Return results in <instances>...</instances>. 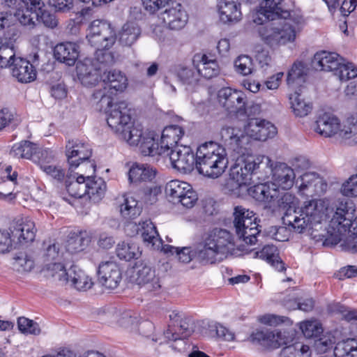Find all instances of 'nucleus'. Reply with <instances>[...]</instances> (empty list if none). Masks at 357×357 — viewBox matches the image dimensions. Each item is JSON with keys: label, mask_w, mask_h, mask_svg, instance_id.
I'll use <instances>...</instances> for the list:
<instances>
[{"label": "nucleus", "mask_w": 357, "mask_h": 357, "mask_svg": "<svg viewBox=\"0 0 357 357\" xmlns=\"http://www.w3.org/2000/svg\"><path fill=\"white\" fill-rule=\"evenodd\" d=\"M102 80V88L96 89L97 91H102L105 92L106 96L107 91L114 90L116 92L123 91L128 86V79L126 76L120 70H112L105 71L101 77Z\"/></svg>", "instance_id": "nucleus-25"}, {"label": "nucleus", "mask_w": 357, "mask_h": 357, "mask_svg": "<svg viewBox=\"0 0 357 357\" xmlns=\"http://www.w3.org/2000/svg\"><path fill=\"white\" fill-rule=\"evenodd\" d=\"M298 192L306 196L321 195L327 190V183L314 172H305L296 181Z\"/></svg>", "instance_id": "nucleus-18"}, {"label": "nucleus", "mask_w": 357, "mask_h": 357, "mask_svg": "<svg viewBox=\"0 0 357 357\" xmlns=\"http://www.w3.org/2000/svg\"><path fill=\"white\" fill-rule=\"evenodd\" d=\"M155 169L144 164H135L129 170L128 178L132 183H139L153 180L155 176Z\"/></svg>", "instance_id": "nucleus-34"}, {"label": "nucleus", "mask_w": 357, "mask_h": 357, "mask_svg": "<svg viewBox=\"0 0 357 357\" xmlns=\"http://www.w3.org/2000/svg\"><path fill=\"white\" fill-rule=\"evenodd\" d=\"M342 125L340 120L334 114L324 113L316 121L315 131L325 137H339Z\"/></svg>", "instance_id": "nucleus-24"}, {"label": "nucleus", "mask_w": 357, "mask_h": 357, "mask_svg": "<svg viewBox=\"0 0 357 357\" xmlns=\"http://www.w3.org/2000/svg\"><path fill=\"white\" fill-rule=\"evenodd\" d=\"M121 279V269L115 261H106L99 264L98 280L102 286L109 289H114L119 285Z\"/></svg>", "instance_id": "nucleus-20"}, {"label": "nucleus", "mask_w": 357, "mask_h": 357, "mask_svg": "<svg viewBox=\"0 0 357 357\" xmlns=\"http://www.w3.org/2000/svg\"><path fill=\"white\" fill-rule=\"evenodd\" d=\"M191 333L187 319L183 317L174 326L169 325L164 332V336L167 340L176 341L189 337Z\"/></svg>", "instance_id": "nucleus-39"}, {"label": "nucleus", "mask_w": 357, "mask_h": 357, "mask_svg": "<svg viewBox=\"0 0 357 357\" xmlns=\"http://www.w3.org/2000/svg\"><path fill=\"white\" fill-rule=\"evenodd\" d=\"M89 243V239L80 233L69 236L66 243V250L70 253L82 251Z\"/></svg>", "instance_id": "nucleus-51"}, {"label": "nucleus", "mask_w": 357, "mask_h": 357, "mask_svg": "<svg viewBox=\"0 0 357 357\" xmlns=\"http://www.w3.org/2000/svg\"><path fill=\"white\" fill-rule=\"evenodd\" d=\"M228 160L224 147L213 142L199 146L196 153V169L204 176L215 178L221 176Z\"/></svg>", "instance_id": "nucleus-5"}, {"label": "nucleus", "mask_w": 357, "mask_h": 357, "mask_svg": "<svg viewBox=\"0 0 357 357\" xmlns=\"http://www.w3.org/2000/svg\"><path fill=\"white\" fill-rule=\"evenodd\" d=\"M17 325L19 330L22 333L33 335H38L40 333L38 324L26 317H20L17 320Z\"/></svg>", "instance_id": "nucleus-59"}, {"label": "nucleus", "mask_w": 357, "mask_h": 357, "mask_svg": "<svg viewBox=\"0 0 357 357\" xmlns=\"http://www.w3.org/2000/svg\"><path fill=\"white\" fill-rule=\"evenodd\" d=\"M116 252L119 259L126 261L137 258L140 254L139 248L136 244L126 242L119 243Z\"/></svg>", "instance_id": "nucleus-49"}, {"label": "nucleus", "mask_w": 357, "mask_h": 357, "mask_svg": "<svg viewBox=\"0 0 357 357\" xmlns=\"http://www.w3.org/2000/svg\"><path fill=\"white\" fill-rule=\"evenodd\" d=\"M17 58L13 47L0 43V68H10Z\"/></svg>", "instance_id": "nucleus-57"}, {"label": "nucleus", "mask_w": 357, "mask_h": 357, "mask_svg": "<svg viewBox=\"0 0 357 357\" xmlns=\"http://www.w3.org/2000/svg\"><path fill=\"white\" fill-rule=\"evenodd\" d=\"M37 10H38V8L22 6L19 10L13 12V16L21 24L33 26L35 24V20H38L39 13Z\"/></svg>", "instance_id": "nucleus-45"}, {"label": "nucleus", "mask_w": 357, "mask_h": 357, "mask_svg": "<svg viewBox=\"0 0 357 357\" xmlns=\"http://www.w3.org/2000/svg\"><path fill=\"white\" fill-rule=\"evenodd\" d=\"M266 174L270 173L273 175V184L283 190L290 189L294 183L296 174L294 169L286 163L279 162L273 166V162L268 167L263 169Z\"/></svg>", "instance_id": "nucleus-21"}, {"label": "nucleus", "mask_w": 357, "mask_h": 357, "mask_svg": "<svg viewBox=\"0 0 357 357\" xmlns=\"http://www.w3.org/2000/svg\"><path fill=\"white\" fill-rule=\"evenodd\" d=\"M304 68L302 63H294L287 73V83L289 86L301 85L304 82Z\"/></svg>", "instance_id": "nucleus-52"}, {"label": "nucleus", "mask_w": 357, "mask_h": 357, "mask_svg": "<svg viewBox=\"0 0 357 357\" xmlns=\"http://www.w3.org/2000/svg\"><path fill=\"white\" fill-rule=\"evenodd\" d=\"M92 96L100 103V109L105 110L107 125L117 136L130 145L138 144L142 130L134 126L128 102L121 100L113 103L112 98L101 90L93 92Z\"/></svg>", "instance_id": "nucleus-3"}, {"label": "nucleus", "mask_w": 357, "mask_h": 357, "mask_svg": "<svg viewBox=\"0 0 357 357\" xmlns=\"http://www.w3.org/2000/svg\"><path fill=\"white\" fill-rule=\"evenodd\" d=\"M232 236L226 229H215L197 249L198 259L205 264L221 261L234 250Z\"/></svg>", "instance_id": "nucleus-6"}, {"label": "nucleus", "mask_w": 357, "mask_h": 357, "mask_svg": "<svg viewBox=\"0 0 357 357\" xmlns=\"http://www.w3.org/2000/svg\"><path fill=\"white\" fill-rule=\"evenodd\" d=\"M341 191L342 194L346 196L348 199V197H357V174L351 176L347 181L343 183ZM344 197L339 198L335 204V208H336V205L337 204L338 200L342 199ZM349 200H351L349 198Z\"/></svg>", "instance_id": "nucleus-58"}, {"label": "nucleus", "mask_w": 357, "mask_h": 357, "mask_svg": "<svg viewBox=\"0 0 357 357\" xmlns=\"http://www.w3.org/2000/svg\"><path fill=\"white\" fill-rule=\"evenodd\" d=\"M141 35V29L136 22H128L119 32V42L123 46H131Z\"/></svg>", "instance_id": "nucleus-41"}, {"label": "nucleus", "mask_w": 357, "mask_h": 357, "mask_svg": "<svg viewBox=\"0 0 357 357\" xmlns=\"http://www.w3.org/2000/svg\"><path fill=\"white\" fill-rule=\"evenodd\" d=\"M248 139L265 141L268 138L273 137L277 133L275 126L271 122L259 119H252L245 127V132L240 129ZM249 150L250 149V139H249Z\"/></svg>", "instance_id": "nucleus-19"}, {"label": "nucleus", "mask_w": 357, "mask_h": 357, "mask_svg": "<svg viewBox=\"0 0 357 357\" xmlns=\"http://www.w3.org/2000/svg\"><path fill=\"white\" fill-rule=\"evenodd\" d=\"M355 205L351 200L347 198L340 199L336 205L335 211L327 229V236L325 243L327 244L337 245L345 236L347 231L352 227L354 234H357V216L354 219Z\"/></svg>", "instance_id": "nucleus-4"}, {"label": "nucleus", "mask_w": 357, "mask_h": 357, "mask_svg": "<svg viewBox=\"0 0 357 357\" xmlns=\"http://www.w3.org/2000/svg\"><path fill=\"white\" fill-rule=\"evenodd\" d=\"M299 200L294 195L290 192H284L278 200L279 206L285 210L284 215L282 218L283 222L287 225L290 229L295 220L294 216L298 215L297 211L299 207L298 206Z\"/></svg>", "instance_id": "nucleus-29"}, {"label": "nucleus", "mask_w": 357, "mask_h": 357, "mask_svg": "<svg viewBox=\"0 0 357 357\" xmlns=\"http://www.w3.org/2000/svg\"><path fill=\"white\" fill-rule=\"evenodd\" d=\"M131 280L139 286H143L147 291H151L160 287V279L155 271L145 262L138 261L132 268Z\"/></svg>", "instance_id": "nucleus-17"}, {"label": "nucleus", "mask_w": 357, "mask_h": 357, "mask_svg": "<svg viewBox=\"0 0 357 357\" xmlns=\"http://www.w3.org/2000/svg\"><path fill=\"white\" fill-rule=\"evenodd\" d=\"M69 282L79 291H86L91 288L93 282L86 273L76 266L68 269Z\"/></svg>", "instance_id": "nucleus-35"}, {"label": "nucleus", "mask_w": 357, "mask_h": 357, "mask_svg": "<svg viewBox=\"0 0 357 357\" xmlns=\"http://www.w3.org/2000/svg\"><path fill=\"white\" fill-rule=\"evenodd\" d=\"M233 218L238 237L246 244L255 245L261 236L255 213L242 206H236L234 208Z\"/></svg>", "instance_id": "nucleus-8"}, {"label": "nucleus", "mask_w": 357, "mask_h": 357, "mask_svg": "<svg viewBox=\"0 0 357 357\" xmlns=\"http://www.w3.org/2000/svg\"><path fill=\"white\" fill-rule=\"evenodd\" d=\"M234 67L239 74L244 76L248 75L252 73V60L247 55H241L234 61Z\"/></svg>", "instance_id": "nucleus-55"}, {"label": "nucleus", "mask_w": 357, "mask_h": 357, "mask_svg": "<svg viewBox=\"0 0 357 357\" xmlns=\"http://www.w3.org/2000/svg\"><path fill=\"white\" fill-rule=\"evenodd\" d=\"M66 155L69 165V171L77 168L81 163L92 172L95 170V165L87 161L92 155L91 149L88 144L78 139L69 140L66 146Z\"/></svg>", "instance_id": "nucleus-11"}, {"label": "nucleus", "mask_w": 357, "mask_h": 357, "mask_svg": "<svg viewBox=\"0 0 357 357\" xmlns=\"http://www.w3.org/2000/svg\"><path fill=\"white\" fill-rule=\"evenodd\" d=\"M138 145H139L140 151L144 155L155 156L158 155L162 157L165 156V153H161L160 151V142H155L153 132L143 133L142 131V137Z\"/></svg>", "instance_id": "nucleus-36"}, {"label": "nucleus", "mask_w": 357, "mask_h": 357, "mask_svg": "<svg viewBox=\"0 0 357 357\" xmlns=\"http://www.w3.org/2000/svg\"><path fill=\"white\" fill-rule=\"evenodd\" d=\"M72 171L66 175V188L70 196L81 198L87 192L86 176L84 174H72Z\"/></svg>", "instance_id": "nucleus-33"}, {"label": "nucleus", "mask_w": 357, "mask_h": 357, "mask_svg": "<svg viewBox=\"0 0 357 357\" xmlns=\"http://www.w3.org/2000/svg\"><path fill=\"white\" fill-rule=\"evenodd\" d=\"M291 108L296 116L304 117L311 113L313 106L312 102L306 101L297 91L289 95Z\"/></svg>", "instance_id": "nucleus-42"}, {"label": "nucleus", "mask_w": 357, "mask_h": 357, "mask_svg": "<svg viewBox=\"0 0 357 357\" xmlns=\"http://www.w3.org/2000/svg\"><path fill=\"white\" fill-rule=\"evenodd\" d=\"M300 328L307 338L317 337L323 332L321 325L317 321H306L301 322Z\"/></svg>", "instance_id": "nucleus-56"}, {"label": "nucleus", "mask_w": 357, "mask_h": 357, "mask_svg": "<svg viewBox=\"0 0 357 357\" xmlns=\"http://www.w3.org/2000/svg\"><path fill=\"white\" fill-rule=\"evenodd\" d=\"M172 0H142L144 10L150 14H155L158 10L169 6Z\"/></svg>", "instance_id": "nucleus-60"}, {"label": "nucleus", "mask_w": 357, "mask_h": 357, "mask_svg": "<svg viewBox=\"0 0 357 357\" xmlns=\"http://www.w3.org/2000/svg\"><path fill=\"white\" fill-rule=\"evenodd\" d=\"M312 351L309 346L301 342H296L284 347L281 357H311Z\"/></svg>", "instance_id": "nucleus-47"}, {"label": "nucleus", "mask_w": 357, "mask_h": 357, "mask_svg": "<svg viewBox=\"0 0 357 357\" xmlns=\"http://www.w3.org/2000/svg\"><path fill=\"white\" fill-rule=\"evenodd\" d=\"M337 139L349 145L357 144V113L342 125Z\"/></svg>", "instance_id": "nucleus-40"}, {"label": "nucleus", "mask_w": 357, "mask_h": 357, "mask_svg": "<svg viewBox=\"0 0 357 357\" xmlns=\"http://www.w3.org/2000/svg\"><path fill=\"white\" fill-rule=\"evenodd\" d=\"M126 231L130 236L140 232L143 241L151 248L161 250L164 245L155 226L150 220H142L138 225L129 222L126 227Z\"/></svg>", "instance_id": "nucleus-14"}, {"label": "nucleus", "mask_w": 357, "mask_h": 357, "mask_svg": "<svg viewBox=\"0 0 357 357\" xmlns=\"http://www.w3.org/2000/svg\"><path fill=\"white\" fill-rule=\"evenodd\" d=\"M184 135V130L177 125L166 126L162 130L160 138L161 153H167L177 145L178 142Z\"/></svg>", "instance_id": "nucleus-30"}, {"label": "nucleus", "mask_w": 357, "mask_h": 357, "mask_svg": "<svg viewBox=\"0 0 357 357\" xmlns=\"http://www.w3.org/2000/svg\"><path fill=\"white\" fill-rule=\"evenodd\" d=\"M38 20H40L45 26L54 29L58 25V20L54 13L46 10H42L41 8L38 10Z\"/></svg>", "instance_id": "nucleus-64"}, {"label": "nucleus", "mask_w": 357, "mask_h": 357, "mask_svg": "<svg viewBox=\"0 0 357 357\" xmlns=\"http://www.w3.org/2000/svg\"><path fill=\"white\" fill-rule=\"evenodd\" d=\"M165 253H169L171 255L176 254V257L179 261L187 264L189 263L193 257V254L190 248L184 247L179 248L169 245H164L161 249Z\"/></svg>", "instance_id": "nucleus-50"}, {"label": "nucleus", "mask_w": 357, "mask_h": 357, "mask_svg": "<svg viewBox=\"0 0 357 357\" xmlns=\"http://www.w3.org/2000/svg\"><path fill=\"white\" fill-rule=\"evenodd\" d=\"M55 157L52 151L50 149H38L33 155V162L37 164L41 170L54 162Z\"/></svg>", "instance_id": "nucleus-53"}, {"label": "nucleus", "mask_w": 357, "mask_h": 357, "mask_svg": "<svg viewBox=\"0 0 357 357\" xmlns=\"http://www.w3.org/2000/svg\"><path fill=\"white\" fill-rule=\"evenodd\" d=\"M220 136L228 149L234 153L236 160L230 169L231 179L239 187L250 184L252 174L263 172L270 167L271 160L266 155L252 156L249 151V139L238 128L225 126L220 130Z\"/></svg>", "instance_id": "nucleus-2"}, {"label": "nucleus", "mask_w": 357, "mask_h": 357, "mask_svg": "<svg viewBox=\"0 0 357 357\" xmlns=\"http://www.w3.org/2000/svg\"><path fill=\"white\" fill-rule=\"evenodd\" d=\"M105 59L93 60L85 59L76 66L77 74L82 84L86 86H95L102 77V65Z\"/></svg>", "instance_id": "nucleus-15"}, {"label": "nucleus", "mask_w": 357, "mask_h": 357, "mask_svg": "<svg viewBox=\"0 0 357 357\" xmlns=\"http://www.w3.org/2000/svg\"><path fill=\"white\" fill-rule=\"evenodd\" d=\"M193 63L199 75L206 79H211L220 73L217 61L206 54H197L193 58Z\"/></svg>", "instance_id": "nucleus-28"}, {"label": "nucleus", "mask_w": 357, "mask_h": 357, "mask_svg": "<svg viewBox=\"0 0 357 357\" xmlns=\"http://www.w3.org/2000/svg\"><path fill=\"white\" fill-rule=\"evenodd\" d=\"M12 75L18 82L29 83L36 78V70L26 59L17 57L10 67Z\"/></svg>", "instance_id": "nucleus-27"}, {"label": "nucleus", "mask_w": 357, "mask_h": 357, "mask_svg": "<svg viewBox=\"0 0 357 357\" xmlns=\"http://www.w3.org/2000/svg\"><path fill=\"white\" fill-rule=\"evenodd\" d=\"M335 71L341 81L357 78V66L351 62L346 61L345 59Z\"/></svg>", "instance_id": "nucleus-54"}, {"label": "nucleus", "mask_w": 357, "mask_h": 357, "mask_svg": "<svg viewBox=\"0 0 357 357\" xmlns=\"http://www.w3.org/2000/svg\"><path fill=\"white\" fill-rule=\"evenodd\" d=\"M249 340L267 349H277L289 342V338L287 337L285 332L270 329L257 330L250 335Z\"/></svg>", "instance_id": "nucleus-16"}, {"label": "nucleus", "mask_w": 357, "mask_h": 357, "mask_svg": "<svg viewBox=\"0 0 357 357\" xmlns=\"http://www.w3.org/2000/svg\"><path fill=\"white\" fill-rule=\"evenodd\" d=\"M335 344V337L331 335H324L314 341V347L318 352L325 353L333 348Z\"/></svg>", "instance_id": "nucleus-62"}, {"label": "nucleus", "mask_w": 357, "mask_h": 357, "mask_svg": "<svg viewBox=\"0 0 357 357\" xmlns=\"http://www.w3.org/2000/svg\"><path fill=\"white\" fill-rule=\"evenodd\" d=\"M54 55L56 60L71 66L75 63L78 57L77 46L72 43H63L56 45Z\"/></svg>", "instance_id": "nucleus-32"}, {"label": "nucleus", "mask_w": 357, "mask_h": 357, "mask_svg": "<svg viewBox=\"0 0 357 357\" xmlns=\"http://www.w3.org/2000/svg\"><path fill=\"white\" fill-rule=\"evenodd\" d=\"M336 357H357V340L349 338L338 342L334 349Z\"/></svg>", "instance_id": "nucleus-46"}, {"label": "nucleus", "mask_w": 357, "mask_h": 357, "mask_svg": "<svg viewBox=\"0 0 357 357\" xmlns=\"http://www.w3.org/2000/svg\"><path fill=\"white\" fill-rule=\"evenodd\" d=\"M160 13V18L170 29L179 30L185 26L188 22V15L181 3L172 1L169 6Z\"/></svg>", "instance_id": "nucleus-22"}, {"label": "nucleus", "mask_w": 357, "mask_h": 357, "mask_svg": "<svg viewBox=\"0 0 357 357\" xmlns=\"http://www.w3.org/2000/svg\"><path fill=\"white\" fill-rule=\"evenodd\" d=\"M218 6L220 20L224 23L237 22L241 18L238 0H219Z\"/></svg>", "instance_id": "nucleus-31"}, {"label": "nucleus", "mask_w": 357, "mask_h": 357, "mask_svg": "<svg viewBox=\"0 0 357 357\" xmlns=\"http://www.w3.org/2000/svg\"><path fill=\"white\" fill-rule=\"evenodd\" d=\"M119 211L124 218H135L142 212V206L132 196L124 195L123 202L119 204Z\"/></svg>", "instance_id": "nucleus-44"}, {"label": "nucleus", "mask_w": 357, "mask_h": 357, "mask_svg": "<svg viewBox=\"0 0 357 357\" xmlns=\"http://www.w3.org/2000/svg\"><path fill=\"white\" fill-rule=\"evenodd\" d=\"M165 193L172 202L181 204L187 208L193 207L198 199L197 195L192 186L178 180L168 182L165 186Z\"/></svg>", "instance_id": "nucleus-10"}, {"label": "nucleus", "mask_w": 357, "mask_h": 357, "mask_svg": "<svg viewBox=\"0 0 357 357\" xmlns=\"http://www.w3.org/2000/svg\"><path fill=\"white\" fill-rule=\"evenodd\" d=\"M164 158H168L172 167L182 173H190L196 167V157L190 146H176Z\"/></svg>", "instance_id": "nucleus-13"}, {"label": "nucleus", "mask_w": 357, "mask_h": 357, "mask_svg": "<svg viewBox=\"0 0 357 357\" xmlns=\"http://www.w3.org/2000/svg\"><path fill=\"white\" fill-rule=\"evenodd\" d=\"M42 272L47 278H52L54 281L65 284L69 282L68 278V270L60 262L46 263L43 265Z\"/></svg>", "instance_id": "nucleus-37"}, {"label": "nucleus", "mask_w": 357, "mask_h": 357, "mask_svg": "<svg viewBox=\"0 0 357 357\" xmlns=\"http://www.w3.org/2000/svg\"><path fill=\"white\" fill-rule=\"evenodd\" d=\"M86 39L89 43L94 47L98 56L109 57V54L103 53V50H108L114 44L116 35L112 24L104 20L92 21L86 29Z\"/></svg>", "instance_id": "nucleus-9"}, {"label": "nucleus", "mask_w": 357, "mask_h": 357, "mask_svg": "<svg viewBox=\"0 0 357 357\" xmlns=\"http://www.w3.org/2000/svg\"><path fill=\"white\" fill-rule=\"evenodd\" d=\"M117 321L120 326L131 331L136 329L137 326V317H133L130 312H123Z\"/></svg>", "instance_id": "nucleus-63"}, {"label": "nucleus", "mask_w": 357, "mask_h": 357, "mask_svg": "<svg viewBox=\"0 0 357 357\" xmlns=\"http://www.w3.org/2000/svg\"><path fill=\"white\" fill-rule=\"evenodd\" d=\"M86 188L89 198L93 202H98L105 196L106 183L102 178L86 176Z\"/></svg>", "instance_id": "nucleus-38"}, {"label": "nucleus", "mask_w": 357, "mask_h": 357, "mask_svg": "<svg viewBox=\"0 0 357 357\" xmlns=\"http://www.w3.org/2000/svg\"><path fill=\"white\" fill-rule=\"evenodd\" d=\"M344 59L332 52L321 51L313 57L312 64L314 68L324 71H335Z\"/></svg>", "instance_id": "nucleus-26"}, {"label": "nucleus", "mask_w": 357, "mask_h": 357, "mask_svg": "<svg viewBox=\"0 0 357 357\" xmlns=\"http://www.w3.org/2000/svg\"><path fill=\"white\" fill-rule=\"evenodd\" d=\"M218 100L220 105L229 114L245 115V96L240 91L225 87L218 91Z\"/></svg>", "instance_id": "nucleus-12"}, {"label": "nucleus", "mask_w": 357, "mask_h": 357, "mask_svg": "<svg viewBox=\"0 0 357 357\" xmlns=\"http://www.w3.org/2000/svg\"><path fill=\"white\" fill-rule=\"evenodd\" d=\"M326 207L321 199H313L304 202L297 211L298 215L294 218L295 221L291 230L303 234L321 229L326 217Z\"/></svg>", "instance_id": "nucleus-7"}, {"label": "nucleus", "mask_w": 357, "mask_h": 357, "mask_svg": "<svg viewBox=\"0 0 357 357\" xmlns=\"http://www.w3.org/2000/svg\"><path fill=\"white\" fill-rule=\"evenodd\" d=\"M254 257L266 260L279 271L284 269V264L279 260L278 249L275 245H266L264 246L260 251L254 252Z\"/></svg>", "instance_id": "nucleus-43"}, {"label": "nucleus", "mask_w": 357, "mask_h": 357, "mask_svg": "<svg viewBox=\"0 0 357 357\" xmlns=\"http://www.w3.org/2000/svg\"><path fill=\"white\" fill-rule=\"evenodd\" d=\"M248 195L259 202H269L275 196L272 195L268 186L263 183H258L247 188Z\"/></svg>", "instance_id": "nucleus-48"}, {"label": "nucleus", "mask_w": 357, "mask_h": 357, "mask_svg": "<svg viewBox=\"0 0 357 357\" xmlns=\"http://www.w3.org/2000/svg\"><path fill=\"white\" fill-rule=\"evenodd\" d=\"M13 239L20 243L33 242L36 236V227L33 221L29 218L13 222L10 228Z\"/></svg>", "instance_id": "nucleus-23"}, {"label": "nucleus", "mask_w": 357, "mask_h": 357, "mask_svg": "<svg viewBox=\"0 0 357 357\" xmlns=\"http://www.w3.org/2000/svg\"><path fill=\"white\" fill-rule=\"evenodd\" d=\"M282 3V0H259V9L253 19L257 24L274 20L277 17L284 19L282 22L268 23L258 29L261 40L272 48L294 43L305 24L302 15L284 10Z\"/></svg>", "instance_id": "nucleus-1"}, {"label": "nucleus", "mask_w": 357, "mask_h": 357, "mask_svg": "<svg viewBox=\"0 0 357 357\" xmlns=\"http://www.w3.org/2000/svg\"><path fill=\"white\" fill-rule=\"evenodd\" d=\"M177 76L185 84H193L198 80L197 74L193 69L187 67H180L177 70Z\"/></svg>", "instance_id": "nucleus-61"}]
</instances>
